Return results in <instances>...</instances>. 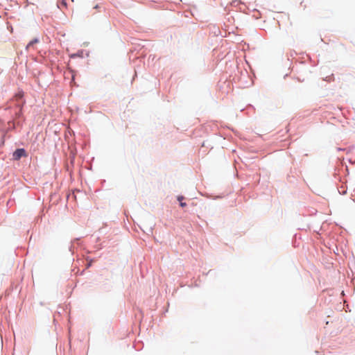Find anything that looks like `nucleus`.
I'll return each instance as SVG.
<instances>
[{
    "mask_svg": "<svg viewBox=\"0 0 355 355\" xmlns=\"http://www.w3.org/2000/svg\"><path fill=\"white\" fill-rule=\"evenodd\" d=\"M24 96L23 92H19L15 95V98L17 99L21 98Z\"/></svg>",
    "mask_w": 355,
    "mask_h": 355,
    "instance_id": "20e7f679",
    "label": "nucleus"
},
{
    "mask_svg": "<svg viewBox=\"0 0 355 355\" xmlns=\"http://www.w3.org/2000/svg\"><path fill=\"white\" fill-rule=\"evenodd\" d=\"M12 156L15 160H19L22 157H26L27 154L24 148H18L13 153Z\"/></svg>",
    "mask_w": 355,
    "mask_h": 355,
    "instance_id": "f257e3e1",
    "label": "nucleus"
},
{
    "mask_svg": "<svg viewBox=\"0 0 355 355\" xmlns=\"http://www.w3.org/2000/svg\"><path fill=\"white\" fill-rule=\"evenodd\" d=\"M38 42V40L37 39H35L32 41H31L28 44H27V46L26 48L28 49L30 48L31 46H33L34 44Z\"/></svg>",
    "mask_w": 355,
    "mask_h": 355,
    "instance_id": "7ed1b4c3",
    "label": "nucleus"
},
{
    "mask_svg": "<svg viewBox=\"0 0 355 355\" xmlns=\"http://www.w3.org/2000/svg\"><path fill=\"white\" fill-rule=\"evenodd\" d=\"M186 205H187V204L185 202H180V206L182 207H184Z\"/></svg>",
    "mask_w": 355,
    "mask_h": 355,
    "instance_id": "423d86ee",
    "label": "nucleus"
},
{
    "mask_svg": "<svg viewBox=\"0 0 355 355\" xmlns=\"http://www.w3.org/2000/svg\"><path fill=\"white\" fill-rule=\"evenodd\" d=\"M184 199V197L183 196H178V200L181 202H182V200Z\"/></svg>",
    "mask_w": 355,
    "mask_h": 355,
    "instance_id": "39448f33",
    "label": "nucleus"
},
{
    "mask_svg": "<svg viewBox=\"0 0 355 355\" xmlns=\"http://www.w3.org/2000/svg\"><path fill=\"white\" fill-rule=\"evenodd\" d=\"M58 6L60 9L67 8L66 0H60L58 2Z\"/></svg>",
    "mask_w": 355,
    "mask_h": 355,
    "instance_id": "f03ea898",
    "label": "nucleus"
}]
</instances>
